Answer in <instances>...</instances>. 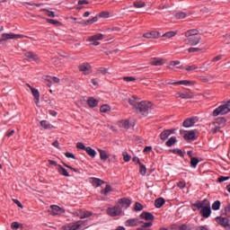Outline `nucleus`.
I'll return each instance as SVG.
<instances>
[{"instance_id":"nucleus-14","label":"nucleus","mask_w":230,"mask_h":230,"mask_svg":"<svg viewBox=\"0 0 230 230\" xmlns=\"http://www.w3.org/2000/svg\"><path fill=\"white\" fill-rule=\"evenodd\" d=\"M201 40L199 36H193L188 39L189 46H197Z\"/></svg>"},{"instance_id":"nucleus-27","label":"nucleus","mask_w":230,"mask_h":230,"mask_svg":"<svg viewBox=\"0 0 230 230\" xmlns=\"http://www.w3.org/2000/svg\"><path fill=\"white\" fill-rule=\"evenodd\" d=\"M185 70H187L189 73H199V66L197 65L186 66Z\"/></svg>"},{"instance_id":"nucleus-1","label":"nucleus","mask_w":230,"mask_h":230,"mask_svg":"<svg viewBox=\"0 0 230 230\" xmlns=\"http://www.w3.org/2000/svg\"><path fill=\"white\" fill-rule=\"evenodd\" d=\"M230 112V101L222 103L217 108H216L213 112L212 116L214 118H217V116H225V114H229Z\"/></svg>"},{"instance_id":"nucleus-60","label":"nucleus","mask_w":230,"mask_h":230,"mask_svg":"<svg viewBox=\"0 0 230 230\" xmlns=\"http://www.w3.org/2000/svg\"><path fill=\"white\" fill-rule=\"evenodd\" d=\"M21 226L22 225L19 224V222H13L11 225V228L17 230L19 229V227H21Z\"/></svg>"},{"instance_id":"nucleus-50","label":"nucleus","mask_w":230,"mask_h":230,"mask_svg":"<svg viewBox=\"0 0 230 230\" xmlns=\"http://www.w3.org/2000/svg\"><path fill=\"white\" fill-rule=\"evenodd\" d=\"M66 230H78V226H76V222L69 224L66 226Z\"/></svg>"},{"instance_id":"nucleus-41","label":"nucleus","mask_w":230,"mask_h":230,"mask_svg":"<svg viewBox=\"0 0 230 230\" xmlns=\"http://www.w3.org/2000/svg\"><path fill=\"white\" fill-rule=\"evenodd\" d=\"M204 200L203 201H197L196 203H193V208H197V209H203L204 208Z\"/></svg>"},{"instance_id":"nucleus-10","label":"nucleus","mask_w":230,"mask_h":230,"mask_svg":"<svg viewBox=\"0 0 230 230\" xmlns=\"http://www.w3.org/2000/svg\"><path fill=\"white\" fill-rule=\"evenodd\" d=\"M126 227H137L139 226V219L138 218H131L128 219L125 222Z\"/></svg>"},{"instance_id":"nucleus-64","label":"nucleus","mask_w":230,"mask_h":230,"mask_svg":"<svg viewBox=\"0 0 230 230\" xmlns=\"http://www.w3.org/2000/svg\"><path fill=\"white\" fill-rule=\"evenodd\" d=\"M196 230H209L207 226H200L196 228Z\"/></svg>"},{"instance_id":"nucleus-26","label":"nucleus","mask_w":230,"mask_h":230,"mask_svg":"<svg viewBox=\"0 0 230 230\" xmlns=\"http://www.w3.org/2000/svg\"><path fill=\"white\" fill-rule=\"evenodd\" d=\"M87 105H89L92 109H94V107H98V100L94 99L93 97H90L87 100Z\"/></svg>"},{"instance_id":"nucleus-36","label":"nucleus","mask_w":230,"mask_h":230,"mask_svg":"<svg viewBox=\"0 0 230 230\" xmlns=\"http://www.w3.org/2000/svg\"><path fill=\"white\" fill-rule=\"evenodd\" d=\"M119 125L122 128H126V130H128L130 128V121H128V120H120L119 122Z\"/></svg>"},{"instance_id":"nucleus-49","label":"nucleus","mask_w":230,"mask_h":230,"mask_svg":"<svg viewBox=\"0 0 230 230\" xmlns=\"http://www.w3.org/2000/svg\"><path fill=\"white\" fill-rule=\"evenodd\" d=\"M175 35H177V31H168V32H165L163 37H167V39H172V37H175Z\"/></svg>"},{"instance_id":"nucleus-5","label":"nucleus","mask_w":230,"mask_h":230,"mask_svg":"<svg viewBox=\"0 0 230 230\" xmlns=\"http://www.w3.org/2000/svg\"><path fill=\"white\" fill-rule=\"evenodd\" d=\"M78 69L85 75H91V73H93V66H91L89 63H83L79 65Z\"/></svg>"},{"instance_id":"nucleus-58","label":"nucleus","mask_w":230,"mask_h":230,"mask_svg":"<svg viewBox=\"0 0 230 230\" xmlns=\"http://www.w3.org/2000/svg\"><path fill=\"white\" fill-rule=\"evenodd\" d=\"M46 21H47V22H49V24H54V25L60 24V22H58V21H57V20H53V19L47 18Z\"/></svg>"},{"instance_id":"nucleus-9","label":"nucleus","mask_w":230,"mask_h":230,"mask_svg":"<svg viewBox=\"0 0 230 230\" xmlns=\"http://www.w3.org/2000/svg\"><path fill=\"white\" fill-rule=\"evenodd\" d=\"M170 85H195L197 82L195 81H189V80H181L178 82L167 83Z\"/></svg>"},{"instance_id":"nucleus-56","label":"nucleus","mask_w":230,"mask_h":230,"mask_svg":"<svg viewBox=\"0 0 230 230\" xmlns=\"http://www.w3.org/2000/svg\"><path fill=\"white\" fill-rule=\"evenodd\" d=\"M135 211H143V206L139 202L135 203Z\"/></svg>"},{"instance_id":"nucleus-35","label":"nucleus","mask_w":230,"mask_h":230,"mask_svg":"<svg viewBox=\"0 0 230 230\" xmlns=\"http://www.w3.org/2000/svg\"><path fill=\"white\" fill-rule=\"evenodd\" d=\"M214 125H217L218 127H226V118H217L214 122Z\"/></svg>"},{"instance_id":"nucleus-15","label":"nucleus","mask_w":230,"mask_h":230,"mask_svg":"<svg viewBox=\"0 0 230 230\" xmlns=\"http://www.w3.org/2000/svg\"><path fill=\"white\" fill-rule=\"evenodd\" d=\"M90 182L91 184H93V186H94V188H100V186H102V184H105V181H103L100 178H91Z\"/></svg>"},{"instance_id":"nucleus-31","label":"nucleus","mask_w":230,"mask_h":230,"mask_svg":"<svg viewBox=\"0 0 230 230\" xmlns=\"http://www.w3.org/2000/svg\"><path fill=\"white\" fill-rule=\"evenodd\" d=\"M99 154L101 157V161H107L109 159V154H107V151L99 149Z\"/></svg>"},{"instance_id":"nucleus-47","label":"nucleus","mask_w":230,"mask_h":230,"mask_svg":"<svg viewBox=\"0 0 230 230\" xmlns=\"http://www.w3.org/2000/svg\"><path fill=\"white\" fill-rule=\"evenodd\" d=\"M220 200H217L212 204V209L213 211H218L220 209Z\"/></svg>"},{"instance_id":"nucleus-48","label":"nucleus","mask_w":230,"mask_h":230,"mask_svg":"<svg viewBox=\"0 0 230 230\" xmlns=\"http://www.w3.org/2000/svg\"><path fill=\"white\" fill-rule=\"evenodd\" d=\"M112 191V187L111 185H106L105 189L101 191L102 195H107V193H111Z\"/></svg>"},{"instance_id":"nucleus-33","label":"nucleus","mask_w":230,"mask_h":230,"mask_svg":"<svg viewBox=\"0 0 230 230\" xmlns=\"http://www.w3.org/2000/svg\"><path fill=\"white\" fill-rule=\"evenodd\" d=\"M25 57L28 58V60H39V56L33 52H26Z\"/></svg>"},{"instance_id":"nucleus-12","label":"nucleus","mask_w":230,"mask_h":230,"mask_svg":"<svg viewBox=\"0 0 230 230\" xmlns=\"http://www.w3.org/2000/svg\"><path fill=\"white\" fill-rule=\"evenodd\" d=\"M93 215H94L93 211L80 209L79 218H81V220H84V218H91Z\"/></svg>"},{"instance_id":"nucleus-6","label":"nucleus","mask_w":230,"mask_h":230,"mask_svg":"<svg viewBox=\"0 0 230 230\" xmlns=\"http://www.w3.org/2000/svg\"><path fill=\"white\" fill-rule=\"evenodd\" d=\"M195 123H199V117H190L186 119L182 125L185 128H190L195 125Z\"/></svg>"},{"instance_id":"nucleus-43","label":"nucleus","mask_w":230,"mask_h":230,"mask_svg":"<svg viewBox=\"0 0 230 230\" xmlns=\"http://www.w3.org/2000/svg\"><path fill=\"white\" fill-rule=\"evenodd\" d=\"M174 16L176 19H186V17H188V14H186V13L184 12H180V13H176Z\"/></svg>"},{"instance_id":"nucleus-32","label":"nucleus","mask_w":230,"mask_h":230,"mask_svg":"<svg viewBox=\"0 0 230 230\" xmlns=\"http://www.w3.org/2000/svg\"><path fill=\"white\" fill-rule=\"evenodd\" d=\"M195 35H199V30L191 29L185 32V37H195Z\"/></svg>"},{"instance_id":"nucleus-54","label":"nucleus","mask_w":230,"mask_h":230,"mask_svg":"<svg viewBox=\"0 0 230 230\" xmlns=\"http://www.w3.org/2000/svg\"><path fill=\"white\" fill-rule=\"evenodd\" d=\"M109 15H110L109 12H105V11L99 13V17H101L102 19H109Z\"/></svg>"},{"instance_id":"nucleus-18","label":"nucleus","mask_w":230,"mask_h":230,"mask_svg":"<svg viewBox=\"0 0 230 230\" xmlns=\"http://www.w3.org/2000/svg\"><path fill=\"white\" fill-rule=\"evenodd\" d=\"M216 221L217 222V224H219V226H222V227H225V228L230 223V220L226 217H217Z\"/></svg>"},{"instance_id":"nucleus-34","label":"nucleus","mask_w":230,"mask_h":230,"mask_svg":"<svg viewBox=\"0 0 230 230\" xmlns=\"http://www.w3.org/2000/svg\"><path fill=\"white\" fill-rule=\"evenodd\" d=\"M84 151H86V154H88L90 157H93V158L96 157V150L93 149V147L86 146Z\"/></svg>"},{"instance_id":"nucleus-23","label":"nucleus","mask_w":230,"mask_h":230,"mask_svg":"<svg viewBox=\"0 0 230 230\" xmlns=\"http://www.w3.org/2000/svg\"><path fill=\"white\" fill-rule=\"evenodd\" d=\"M166 200H164V198H158L155 200V207L157 208V209L163 208L164 206Z\"/></svg>"},{"instance_id":"nucleus-8","label":"nucleus","mask_w":230,"mask_h":230,"mask_svg":"<svg viewBox=\"0 0 230 230\" xmlns=\"http://www.w3.org/2000/svg\"><path fill=\"white\" fill-rule=\"evenodd\" d=\"M50 215H63V213H66V209L62 208L61 207H58V205H51L50 210H49Z\"/></svg>"},{"instance_id":"nucleus-39","label":"nucleus","mask_w":230,"mask_h":230,"mask_svg":"<svg viewBox=\"0 0 230 230\" xmlns=\"http://www.w3.org/2000/svg\"><path fill=\"white\" fill-rule=\"evenodd\" d=\"M94 22H98V16H94L93 18L84 22V26H89V24H94Z\"/></svg>"},{"instance_id":"nucleus-20","label":"nucleus","mask_w":230,"mask_h":230,"mask_svg":"<svg viewBox=\"0 0 230 230\" xmlns=\"http://www.w3.org/2000/svg\"><path fill=\"white\" fill-rule=\"evenodd\" d=\"M143 37L145 39H157V37H159V32L157 31L146 32L143 34Z\"/></svg>"},{"instance_id":"nucleus-62","label":"nucleus","mask_w":230,"mask_h":230,"mask_svg":"<svg viewBox=\"0 0 230 230\" xmlns=\"http://www.w3.org/2000/svg\"><path fill=\"white\" fill-rule=\"evenodd\" d=\"M222 39H223V42H225V44H230V34L224 36Z\"/></svg>"},{"instance_id":"nucleus-28","label":"nucleus","mask_w":230,"mask_h":230,"mask_svg":"<svg viewBox=\"0 0 230 230\" xmlns=\"http://www.w3.org/2000/svg\"><path fill=\"white\" fill-rule=\"evenodd\" d=\"M40 125L45 130H51L53 128V125H51V123H49L48 120H41Z\"/></svg>"},{"instance_id":"nucleus-2","label":"nucleus","mask_w":230,"mask_h":230,"mask_svg":"<svg viewBox=\"0 0 230 230\" xmlns=\"http://www.w3.org/2000/svg\"><path fill=\"white\" fill-rule=\"evenodd\" d=\"M152 109V102L143 101L137 104V111L142 114V116H148V112Z\"/></svg>"},{"instance_id":"nucleus-7","label":"nucleus","mask_w":230,"mask_h":230,"mask_svg":"<svg viewBox=\"0 0 230 230\" xmlns=\"http://www.w3.org/2000/svg\"><path fill=\"white\" fill-rule=\"evenodd\" d=\"M130 204H132V201L127 198L119 199L117 202V206H119L121 209H127L130 208Z\"/></svg>"},{"instance_id":"nucleus-61","label":"nucleus","mask_w":230,"mask_h":230,"mask_svg":"<svg viewBox=\"0 0 230 230\" xmlns=\"http://www.w3.org/2000/svg\"><path fill=\"white\" fill-rule=\"evenodd\" d=\"M109 69L105 67H99L98 68V73H101V75H107Z\"/></svg>"},{"instance_id":"nucleus-24","label":"nucleus","mask_w":230,"mask_h":230,"mask_svg":"<svg viewBox=\"0 0 230 230\" xmlns=\"http://www.w3.org/2000/svg\"><path fill=\"white\" fill-rule=\"evenodd\" d=\"M58 173L60 175H63L64 177H69V172H67V170L66 168H64L62 165H58L57 168Z\"/></svg>"},{"instance_id":"nucleus-37","label":"nucleus","mask_w":230,"mask_h":230,"mask_svg":"<svg viewBox=\"0 0 230 230\" xmlns=\"http://www.w3.org/2000/svg\"><path fill=\"white\" fill-rule=\"evenodd\" d=\"M180 98H182V100H191L193 98V93H180Z\"/></svg>"},{"instance_id":"nucleus-53","label":"nucleus","mask_w":230,"mask_h":230,"mask_svg":"<svg viewBox=\"0 0 230 230\" xmlns=\"http://www.w3.org/2000/svg\"><path fill=\"white\" fill-rule=\"evenodd\" d=\"M41 12H46V15H48V17H55V12L53 11H49L48 9H41Z\"/></svg>"},{"instance_id":"nucleus-13","label":"nucleus","mask_w":230,"mask_h":230,"mask_svg":"<svg viewBox=\"0 0 230 230\" xmlns=\"http://www.w3.org/2000/svg\"><path fill=\"white\" fill-rule=\"evenodd\" d=\"M31 92L32 93V96L34 97L36 105H39V102H40V93L37 88L31 87Z\"/></svg>"},{"instance_id":"nucleus-3","label":"nucleus","mask_w":230,"mask_h":230,"mask_svg":"<svg viewBox=\"0 0 230 230\" xmlns=\"http://www.w3.org/2000/svg\"><path fill=\"white\" fill-rule=\"evenodd\" d=\"M107 215L109 217H121L123 215V209H121V207L119 205H115L113 207H109L106 210Z\"/></svg>"},{"instance_id":"nucleus-63","label":"nucleus","mask_w":230,"mask_h":230,"mask_svg":"<svg viewBox=\"0 0 230 230\" xmlns=\"http://www.w3.org/2000/svg\"><path fill=\"white\" fill-rule=\"evenodd\" d=\"M123 80L125 82H135L136 77H134V76H125V77H123Z\"/></svg>"},{"instance_id":"nucleus-22","label":"nucleus","mask_w":230,"mask_h":230,"mask_svg":"<svg viewBox=\"0 0 230 230\" xmlns=\"http://www.w3.org/2000/svg\"><path fill=\"white\" fill-rule=\"evenodd\" d=\"M86 40L87 41L103 40V34L98 33V34H94L93 36H89Z\"/></svg>"},{"instance_id":"nucleus-19","label":"nucleus","mask_w":230,"mask_h":230,"mask_svg":"<svg viewBox=\"0 0 230 230\" xmlns=\"http://www.w3.org/2000/svg\"><path fill=\"white\" fill-rule=\"evenodd\" d=\"M184 139H186L187 141H195V139H197V137H195V131L190 130L185 133Z\"/></svg>"},{"instance_id":"nucleus-46","label":"nucleus","mask_w":230,"mask_h":230,"mask_svg":"<svg viewBox=\"0 0 230 230\" xmlns=\"http://www.w3.org/2000/svg\"><path fill=\"white\" fill-rule=\"evenodd\" d=\"M100 111L101 112H104V113L110 112L111 106H109L108 104H103L102 106H101Z\"/></svg>"},{"instance_id":"nucleus-44","label":"nucleus","mask_w":230,"mask_h":230,"mask_svg":"<svg viewBox=\"0 0 230 230\" xmlns=\"http://www.w3.org/2000/svg\"><path fill=\"white\" fill-rule=\"evenodd\" d=\"M213 125L214 127L210 130L211 134H217V132H220V128H222V126H218V124H213Z\"/></svg>"},{"instance_id":"nucleus-11","label":"nucleus","mask_w":230,"mask_h":230,"mask_svg":"<svg viewBox=\"0 0 230 230\" xmlns=\"http://www.w3.org/2000/svg\"><path fill=\"white\" fill-rule=\"evenodd\" d=\"M140 217L141 218H143V220H146V222H154L155 218V217L153 216V214L150 212H142Z\"/></svg>"},{"instance_id":"nucleus-17","label":"nucleus","mask_w":230,"mask_h":230,"mask_svg":"<svg viewBox=\"0 0 230 230\" xmlns=\"http://www.w3.org/2000/svg\"><path fill=\"white\" fill-rule=\"evenodd\" d=\"M201 215H202V217H204V218H209V217H211V207L205 206L201 209Z\"/></svg>"},{"instance_id":"nucleus-42","label":"nucleus","mask_w":230,"mask_h":230,"mask_svg":"<svg viewBox=\"0 0 230 230\" xmlns=\"http://www.w3.org/2000/svg\"><path fill=\"white\" fill-rule=\"evenodd\" d=\"M134 6H135V8H145V6H146V4L143 1H136V2H134Z\"/></svg>"},{"instance_id":"nucleus-29","label":"nucleus","mask_w":230,"mask_h":230,"mask_svg":"<svg viewBox=\"0 0 230 230\" xmlns=\"http://www.w3.org/2000/svg\"><path fill=\"white\" fill-rule=\"evenodd\" d=\"M128 103L131 105V107H134V109H137V105H139V102H137V98L136 96H132L128 99Z\"/></svg>"},{"instance_id":"nucleus-16","label":"nucleus","mask_w":230,"mask_h":230,"mask_svg":"<svg viewBox=\"0 0 230 230\" xmlns=\"http://www.w3.org/2000/svg\"><path fill=\"white\" fill-rule=\"evenodd\" d=\"M172 134H173V130L165 129L160 134V139H162V141H166V139L168 137H170V136H172Z\"/></svg>"},{"instance_id":"nucleus-30","label":"nucleus","mask_w":230,"mask_h":230,"mask_svg":"<svg viewBox=\"0 0 230 230\" xmlns=\"http://www.w3.org/2000/svg\"><path fill=\"white\" fill-rule=\"evenodd\" d=\"M138 226H141V227H138V229H146L148 227H152V226H154V223H152V221L147 222V223H145L143 221H139Z\"/></svg>"},{"instance_id":"nucleus-4","label":"nucleus","mask_w":230,"mask_h":230,"mask_svg":"<svg viewBox=\"0 0 230 230\" xmlns=\"http://www.w3.org/2000/svg\"><path fill=\"white\" fill-rule=\"evenodd\" d=\"M24 35L22 34H15L13 32L10 33H3L0 36V42H5V40H12V39H24Z\"/></svg>"},{"instance_id":"nucleus-40","label":"nucleus","mask_w":230,"mask_h":230,"mask_svg":"<svg viewBox=\"0 0 230 230\" xmlns=\"http://www.w3.org/2000/svg\"><path fill=\"white\" fill-rule=\"evenodd\" d=\"M139 173L143 175V177H145V175H146V166L143 164H139Z\"/></svg>"},{"instance_id":"nucleus-38","label":"nucleus","mask_w":230,"mask_h":230,"mask_svg":"<svg viewBox=\"0 0 230 230\" xmlns=\"http://www.w3.org/2000/svg\"><path fill=\"white\" fill-rule=\"evenodd\" d=\"M177 143V137H171L170 139L165 143L166 146H173Z\"/></svg>"},{"instance_id":"nucleus-59","label":"nucleus","mask_w":230,"mask_h":230,"mask_svg":"<svg viewBox=\"0 0 230 230\" xmlns=\"http://www.w3.org/2000/svg\"><path fill=\"white\" fill-rule=\"evenodd\" d=\"M130 159H132V156H130L128 153L123 154V160L125 161V163H128Z\"/></svg>"},{"instance_id":"nucleus-57","label":"nucleus","mask_w":230,"mask_h":230,"mask_svg":"<svg viewBox=\"0 0 230 230\" xmlns=\"http://www.w3.org/2000/svg\"><path fill=\"white\" fill-rule=\"evenodd\" d=\"M76 148H78V150H85V148H87V146H85V145H84V143H82V142H77Z\"/></svg>"},{"instance_id":"nucleus-52","label":"nucleus","mask_w":230,"mask_h":230,"mask_svg":"<svg viewBox=\"0 0 230 230\" xmlns=\"http://www.w3.org/2000/svg\"><path fill=\"white\" fill-rule=\"evenodd\" d=\"M172 153L175 154L176 155H180V157H184V153L179 148L172 149Z\"/></svg>"},{"instance_id":"nucleus-25","label":"nucleus","mask_w":230,"mask_h":230,"mask_svg":"<svg viewBox=\"0 0 230 230\" xmlns=\"http://www.w3.org/2000/svg\"><path fill=\"white\" fill-rule=\"evenodd\" d=\"M152 66H163L164 65V59L154 58L151 59Z\"/></svg>"},{"instance_id":"nucleus-21","label":"nucleus","mask_w":230,"mask_h":230,"mask_svg":"<svg viewBox=\"0 0 230 230\" xmlns=\"http://www.w3.org/2000/svg\"><path fill=\"white\" fill-rule=\"evenodd\" d=\"M77 230H85L87 229V221L79 220L76 221Z\"/></svg>"},{"instance_id":"nucleus-51","label":"nucleus","mask_w":230,"mask_h":230,"mask_svg":"<svg viewBox=\"0 0 230 230\" xmlns=\"http://www.w3.org/2000/svg\"><path fill=\"white\" fill-rule=\"evenodd\" d=\"M48 82H54V84H60V78L57 77V76H53V77H49V79H47Z\"/></svg>"},{"instance_id":"nucleus-45","label":"nucleus","mask_w":230,"mask_h":230,"mask_svg":"<svg viewBox=\"0 0 230 230\" xmlns=\"http://www.w3.org/2000/svg\"><path fill=\"white\" fill-rule=\"evenodd\" d=\"M199 164V158H197V157H192L191 159H190V166L192 167V168H197V165Z\"/></svg>"},{"instance_id":"nucleus-55","label":"nucleus","mask_w":230,"mask_h":230,"mask_svg":"<svg viewBox=\"0 0 230 230\" xmlns=\"http://www.w3.org/2000/svg\"><path fill=\"white\" fill-rule=\"evenodd\" d=\"M179 230H191V226L190 225H181L179 227H178Z\"/></svg>"}]
</instances>
